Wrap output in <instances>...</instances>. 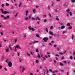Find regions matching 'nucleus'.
Masks as SVG:
<instances>
[{
	"label": "nucleus",
	"mask_w": 75,
	"mask_h": 75,
	"mask_svg": "<svg viewBox=\"0 0 75 75\" xmlns=\"http://www.w3.org/2000/svg\"><path fill=\"white\" fill-rule=\"evenodd\" d=\"M2 13H4V14H6L7 13H10V12H7L6 11H3V10L1 9H0Z\"/></svg>",
	"instance_id": "f257e3e1"
},
{
	"label": "nucleus",
	"mask_w": 75,
	"mask_h": 75,
	"mask_svg": "<svg viewBox=\"0 0 75 75\" xmlns=\"http://www.w3.org/2000/svg\"><path fill=\"white\" fill-rule=\"evenodd\" d=\"M48 39H49L47 37L44 38H43V40L45 42H47V40H48Z\"/></svg>",
	"instance_id": "f03ea898"
},
{
	"label": "nucleus",
	"mask_w": 75,
	"mask_h": 75,
	"mask_svg": "<svg viewBox=\"0 0 75 75\" xmlns=\"http://www.w3.org/2000/svg\"><path fill=\"white\" fill-rule=\"evenodd\" d=\"M8 66L9 67H11L12 66V63L10 62H9L8 63Z\"/></svg>",
	"instance_id": "7ed1b4c3"
},
{
	"label": "nucleus",
	"mask_w": 75,
	"mask_h": 75,
	"mask_svg": "<svg viewBox=\"0 0 75 75\" xmlns=\"http://www.w3.org/2000/svg\"><path fill=\"white\" fill-rule=\"evenodd\" d=\"M49 16L51 18H52V17H53V16L52 15H51V13H49Z\"/></svg>",
	"instance_id": "20e7f679"
},
{
	"label": "nucleus",
	"mask_w": 75,
	"mask_h": 75,
	"mask_svg": "<svg viewBox=\"0 0 75 75\" xmlns=\"http://www.w3.org/2000/svg\"><path fill=\"white\" fill-rule=\"evenodd\" d=\"M65 26L63 25L61 26V29H64V28H65Z\"/></svg>",
	"instance_id": "39448f33"
},
{
	"label": "nucleus",
	"mask_w": 75,
	"mask_h": 75,
	"mask_svg": "<svg viewBox=\"0 0 75 75\" xmlns=\"http://www.w3.org/2000/svg\"><path fill=\"white\" fill-rule=\"evenodd\" d=\"M72 26H70L69 27H68V29H69V30H70V29H72Z\"/></svg>",
	"instance_id": "423d86ee"
},
{
	"label": "nucleus",
	"mask_w": 75,
	"mask_h": 75,
	"mask_svg": "<svg viewBox=\"0 0 75 75\" xmlns=\"http://www.w3.org/2000/svg\"><path fill=\"white\" fill-rule=\"evenodd\" d=\"M49 33L50 35H53V34H52V33L51 32V31H50Z\"/></svg>",
	"instance_id": "0eeeda50"
},
{
	"label": "nucleus",
	"mask_w": 75,
	"mask_h": 75,
	"mask_svg": "<svg viewBox=\"0 0 75 75\" xmlns=\"http://www.w3.org/2000/svg\"><path fill=\"white\" fill-rule=\"evenodd\" d=\"M6 51L7 52H8V51H9V49H6Z\"/></svg>",
	"instance_id": "6e6552de"
},
{
	"label": "nucleus",
	"mask_w": 75,
	"mask_h": 75,
	"mask_svg": "<svg viewBox=\"0 0 75 75\" xmlns=\"http://www.w3.org/2000/svg\"><path fill=\"white\" fill-rule=\"evenodd\" d=\"M38 58H41V56H40V54H38Z\"/></svg>",
	"instance_id": "1a4fd4ad"
},
{
	"label": "nucleus",
	"mask_w": 75,
	"mask_h": 75,
	"mask_svg": "<svg viewBox=\"0 0 75 75\" xmlns=\"http://www.w3.org/2000/svg\"><path fill=\"white\" fill-rule=\"evenodd\" d=\"M69 14H70V16H72V13H71V12H69Z\"/></svg>",
	"instance_id": "9d476101"
},
{
	"label": "nucleus",
	"mask_w": 75,
	"mask_h": 75,
	"mask_svg": "<svg viewBox=\"0 0 75 75\" xmlns=\"http://www.w3.org/2000/svg\"><path fill=\"white\" fill-rule=\"evenodd\" d=\"M59 64L61 66H64V64H63L62 63H60Z\"/></svg>",
	"instance_id": "9b49d317"
},
{
	"label": "nucleus",
	"mask_w": 75,
	"mask_h": 75,
	"mask_svg": "<svg viewBox=\"0 0 75 75\" xmlns=\"http://www.w3.org/2000/svg\"><path fill=\"white\" fill-rule=\"evenodd\" d=\"M71 1L72 3H75V0H71Z\"/></svg>",
	"instance_id": "f8f14e48"
},
{
	"label": "nucleus",
	"mask_w": 75,
	"mask_h": 75,
	"mask_svg": "<svg viewBox=\"0 0 75 75\" xmlns=\"http://www.w3.org/2000/svg\"><path fill=\"white\" fill-rule=\"evenodd\" d=\"M67 33V32L66 31H63V33L62 34H65V33Z\"/></svg>",
	"instance_id": "ddd939ff"
},
{
	"label": "nucleus",
	"mask_w": 75,
	"mask_h": 75,
	"mask_svg": "<svg viewBox=\"0 0 75 75\" xmlns=\"http://www.w3.org/2000/svg\"><path fill=\"white\" fill-rule=\"evenodd\" d=\"M10 8L11 9H13L14 8V6H12V7Z\"/></svg>",
	"instance_id": "4468645a"
},
{
	"label": "nucleus",
	"mask_w": 75,
	"mask_h": 75,
	"mask_svg": "<svg viewBox=\"0 0 75 75\" xmlns=\"http://www.w3.org/2000/svg\"><path fill=\"white\" fill-rule=\"evenodd\" d=\"M70 25L71 24H70V23H68L67 24V25L68 26H70Z\"/></svg>",
	"instance_id": "2eb2a0df"
},
{
	"label": "nucleus",
	"mask_w": 75,
	"mask_h": 75,
	"mask_svg": "<svg viewBox=\"0 0 75 75\" xmlns=\"http://www.w3.org/2000/svg\"><path fill=\"white\" fill-rule=\"evenodd\" d=\"M74 36L72 35V40H74Z\"/></svg>",
	"instance_id": "dca6fc26"
},
{
	"label": "nucleus",
	"mask_w": 75,
	"mask_h": 75,
	"mask_svg": "<svg viewBox=\"0 0 75 75\" xmlns=\"http://www.w3.org/2000/svg\"><path fill=\"white\" fill-rule=\"evenodd\" d=\"M46 30L47 33H48V29L47 28H46Z\"/></svg>",
	"instance_id": "f3484780"
},
{
	"label": "nucleus",
	"mask_w": 75,
	"mask_h": 75,
	"mask_svg": "<svg viewBox=\"0 0 75 75\" xmlns=\"http://www.w3.org/2000/svg\"><path fill=\"white\" fill-rule=\"evenodd\" d=\"M70 10L69 9H68L66 11L67 12H69L70 11Z\"/></svg>",
	"instance_id": "a211bd4d"
},
{
	"label": "nucleus",
	"mask_w": 75,
	"mask_h": 75,
	"mask_svg": "<svg viewBox=\"0 0 75 75\" xmlns=\"http://www.w3.org/2000/svg\"><path fill=\"white\" fill-rule=\"evenodd\" d=\"M19 47V46L18 45H17L16 46V47H15L16 48H18V47Z\"/></svg>",
	"instance_id": "6ab92c4d"
},
{
	"label": "nucleus",
	"mask_w": 75,
	"mask_h": 75,
	"mask_svg": "<svg viewBox=\"0 0 75 75\" xmlns=\"http://www.w3.org/2000/svg\"><path fill=\"white\" fill-rule=\"evenodd\" d=\"M28 19V17H26L25 18V20H27Z\"/></svg>",
	"instance_id": "aec40b11"
},
{
	"label": "nucleus",
	"mask_w": 75,
	"mask_h": 75,
	"mask_svg": "<svg viewBox=\"0 0 75 75\" xmlns=\"http://www.w3.org/2000/svg\"><path fill=\"white\" fill-rule=\"evenodd\" d=\"M37 18L38 19V20H41V19L39 18V17H37Z\"/></svg>",
	"instance_id": "412c9836"
},
{
	"label": "nucleus",
	"mask_w": 75,
	"mask_h": 75,
	"mask_svg": "<svg viewBox=\"0 0 75 75\" xmlns=\"http://www.w3.org/2000/svg\"><path fill=\"white\" fill-rule=\"evenodd\" d=\"M28 27L29 29V30H31L32 28H31V26H29Z\"/></svg>",
	"instance_id": "4be33fe9"
},
{
	"label": "nucleus",
	"mask_w": 75,
	"mask_h": 75,
	"mask_svg": "<svg viewBox=\"0 0 75 75\" xmlns=\"http://www.w3.org/2000/svg\"><path fill=\"white\" fill-rule=\"evenodd\" d=\"M6 6H9V4L7 3H6Z\"/></svg>",
	"instance_id": "5701e85b"
},
{
	"label": "nucleus",
	"mask_w": 75,
	"mask_h": 75,
	"mask_svg": "<svg viewBox=\"0 0 75 75\" xmlns=\"http://www.w3.org/2000/svg\"><path fill=\"white\" fill-rule=\"evenodd\" d=\"M57 51H59V50H60V49L59 48V47H57Z\"/></svg>",
	"instance_id": "b1692460"
},
{
	"label": "nucleus",
	"mask_w": 75,
	"mask_h": 75,
	"mask_svg": "<svg viewBox=\"0 0 75 75\" xmlns=\"http://www.w3.org/2000/svg\"><path fill=\"white\" fill-rule=\"evenodd\" d=\"M44 21L45 23H46V22L47 21V19H45L44 20Z\"/></svg>",
	"instance_id": "393cba45"
},
{
	"label": "nucleus",
	"mask_w": 75,
	"mask_h": 75,
	"mask_svg": "<svg viewBox=\"0 0 75 75\" xmlns=\"http://www.w3.org/2000/svg\"><path fill=\"white\" fill-rule=\"evenodd\" d=\"M39 52L38 49H36V52Z\"/></svg>",
	"instance_id": "a878e982"
},
{
	"label": "nucleus",
	"mask_w": 75,
	"mask_h": 75,
	"mask_svg": "<svg viewBox=\"0 0 75 75\" xmlns=\"http://www.w3.org/2000/svg\"><path fill=\"white\" fill-rule=\"evenodd\" d=\"M56 20L57 21H59V18H56Z\"/></svg>",
	"instance_id": "bb28decb"
},
{
	"label": "nucleus",
	"mask_w": 75,
	"mask_h": 75,
	"mask_svg": "<svg viewBox=\"0 0 75 75\" xmlns=\"http://www.w3.org/2000/svg\"><path fill=\"white\" fill-rule=\"evenodd\" d=\"M36 42H38V41H35L34 42H33V43L34 44V43H35Z\"/></svg>",
	"instance_id": "cd10ccee"
},
{
	"label": "nucleus",
	"mask_w": 75,
	"mask_h": 75,
	"mask_svg": "<svg viewBox=\"0 0 75 75\" xmlns=\"http://www.w3.org/2000/svg\"><path fill=\"white\" fill-rule=\"evenodd\" d=\"M21 4H22L21 3H20L19 5V7H21Z\"/></svg>",
	"instance_id": "c85d7f7f"
},
{
	"label": "nucleus",
	"mask_w": 75,
	"mask_h": 75,
	"mask_svg": "<svg viewBox=\"0 0 75 75\" xmlns=\"http://www.w3.org/2000/svg\"><path fill=\"white\" fill-rule=\"evenodd\" d=\"M64 58H65V57H62L61 58V59H64Z\"/></svg>",
	"instance_id": "c756f323"
},
{
	"label": "nucleus",
	"mask_w": 75,
	"mask_h": 75,
	"mask_svg": "<svg viewBox=\"0 0 75 75\" xmlns=\"http://www.w3.org/2000/svg\"><path fill=\"white\" fill-rule=\"evenodd\" d=\"M25 69H24V68H23V69H22V72H23V71H24Z\"/></svg>",
	"instance_id": "7c9ffc66"
},
{
	"label": "nucleus",
	"mask_w": 75,
	"mask_h": 75,
	"mask_svg": "<svg viewBox=\"0 0 75 75\" xmlns=\"http://www.w3.org/2000/svg\"><path fill=\"white\" fill-rule=\"evenodd\" d=\"M31 30H32V31H35V29H34V28H32L31 29Z\"/></svg>",
	"instance_id": "2f4dec72"
},
{
	"label": "nucleus",
	"mask_w": 75,
	"mask_h": 75,
	"mask_svg": "<svg viewBox=\"0 0 75 75\" xmlns=\"http://www.w3.org/2000/svg\"><path fill=\"white\" fill-rule=\"evenodd\" d=\"M56 57H59V55L58 54H56L55 55Z\"/></svg>",
	"instance_id": "473e14b6"
},
{
	"label": "nucleus",
	"mask_w": 75,
	"mask_h": 75,
	"mask_svg": "<svg viewBox=\"0 0 75 75\" xmlns=\"http://www.w3.org/2000/svg\"><path fill=\"white\" fill-rule=\"evenodd\" d=\"M53 35L54 37H56V36H57V35L55 34H53Z\"/></svg>",
	"instance_id": "72a5a7b5"
},
{
	"label": "nucleus",
	"mask_w": 75,
	"mask_h": 75,
	"mask_svg": "<svg viewBox=\"0 0 75 75\" xmlns=\"http://www.w3.org/2000/svg\"><path fill=\"white\" fill-rule=\"evenodd\" d=\"M50 29H53V26H52L50 27Z\"/></svg>",
	"instance_id": "f704fd0d"
},
{
	"label": "nucleus",
	"mask_w": 75,
	"mask_h": 75,
	"mask_svg": "<svg viewBox=\"0 0 75 75\" xmlns=\"http://www.w3.org/2000/svg\"><path fill=\"white\" fill-rule=\"evenodd\" d=\"M49 71L50 72H52V69H50Z\"/></svg>",
	"instance_id": "c9c22d12"
},
{
	"label": "nucleus",
	"mask_w": 75,
	"mask_h": 75,
	"mask_svg": "<svg viewBox=\"0 0 75 75\" xmlns=\"http://www.w3.org/2000/svg\"><path fill=\"white\" fill-rule=\"evenodd\" d=\"M28 11L27 10L26 12V14H28Z\"/></svg>",
	"instance_id": "e433bc0d"
},
{
	"label": "nucleus",
	"mask_w": 75,
	"mask_h": 75,
	"mask_svg": "<svg viewBox=\"0 0 75 75\" xmlns=\"http://www.w3.org/2000/svg\"><path fill=\"white\" fill-rule=\"evenodd\" d=\"M36 37H38V38L40 37V36L38 35H36Z\"/></svg>",
	"instance_id": "4c0bfd02"
},
{
	"label": "nucleus",
	"mask_w": 75,
	"mask_h": 75,
	"mask_svg": "<svg viewBox=\"0 0 75 75\" xmlns=\"http://www.w3.org/2000/svg\"><path fill=\"white\" fill-rule=\"evenodd\" d=\"M3 40L4 42H6V41H7V40H4V39H3Z\"/></svg>",
	"instance_id": "58836bf2"
},
{
	"label": "nucleus",
	"mask_w": 75,
	"mask_h": 75,
	"mask_svg": "<svg viewBox=\"0 0 75 75\" xmlns=\"http://www.w3.org/2000/svg\"><path fill=\"white\" fill-rule=\"evenodd\" d=\"M15 51H17V48L16 47L15 48Z\"/></svg>",
	"instance_id": "ea45409f"
},
{
	"label": "nucleus",
	"mask_w": 75,
	"mask_h": 75,
	"mask_svg": "<svg viewBox=\"0 0 75 75\" xmlns=\"http://www.w3.org/2000/svg\"><path fill=\"white\" fill-rule=\"evenodd\" d=\"M54 3H52V6L54 5Z\"/></svg>",
	"instance_id": "a19ab883"
},
{
	"label": "nucleus",
	"mask_w": 75,
	"mask_h": 75,
	"mask_svg": "<svg viewBox=\"0 0 75 75\" xmlns=\"http://www.w3.org/2000/svg\"><path fill=\"white\" fill-rule=\"evenodd\" d=\"M33 12H35V9H34L33 10Z\"/></svg>",
	"instance_id": "79ce46f5"
},
{
	"label": "nucleus",
	"mask_w": 75,
	"mask_h": 75,
	"mask_svg": "<svg viewBox=\"0 0 75 75\" xmlns=\"http://www.w3.org/2000/svg\"><path fill=\"white\" fill-rule=\"evenodd\" d=\"M32 20H35V18H34L32 17Z\"/></svg>",
	"instance_id": "37998d69"
},
{
	"label": "nucleus",
	"mask_w": 75,
	"mask_h": 75,
	"mask_svg": "<svg viewBox=\"0 0 75 75\" xmlns=\"http://www.w3.org/2000/svg\"><path fill=\"white\" fill-rule=\"evenodd\" d=\"M9 48H10L11 50H13V49H12V48H11V47H10V46H9Z\"/></svg>",
	"instance_id": "c03bdc74"
},
{
	"label": "nucleus",
	"mask_w": 75,
	"mask_h": 75,
	"mask_svg": "<svg viewBox=\"0 0 75 75\" xmlns=\"http://www.w3.org/2000/svg\"><path fill=\"white\" fill-rule=\"evenodd\" d=\"M2 7H4V4H2Z\"/></svg>",
	"instance_id": "a18cd8bd"
},
{
	"label": "nucleus",
	"mask_w": 75,
	"mask_h": 75,
	"mask_svg": "<svg viewBox=\"0 0 75 75\" xmlns=\"http://www.w3.org/2000/svg\"><path fill=\"white\" fill-rule=\"evenodd\" d=\"M49 72V71H48V70H47V73L46 74H48Z\"/></svg>",
	"instance_id": "49530a36"
},
{
	"label": "nucleus",
	"mask_w": 75,
	"mask_h": 75,
	"mask_svg": "<svg viewBox=\"0 0 75 75\" xmlns=\"http://www.w3.org/2000/svg\"><path fill=\"white\" fill-rule=\"evenodd\" d=\"M7 18H10V16H7Z\"/></svg>",
	"instance_id": "de8ad7c7"
},
{
	"label": "nucleus",
	"mask_w": 75,
	"mask_h": 75,
	"mask_svg": "<svg viewBox=\"0 0 75 75\" xmlns=\"http://www.w3.org/2000/svg\"><path fill=\"white\" fill-rule=\"evenodd\" d=\"M56 59L57 61H58V58H57V57H56Z\"/></svg>",
	"instance_id": "09e8293b"
},
{
	"label": "nucleus",
	"mask_w": 75,
	"mask_h": 75,
	"mask_svg": "<svg viewBox=\"0 0 75 75\" xmlns=\"http://www.w3.org/2000/svg\"><path fill=\"white\" fill-rule=\"evenodd\" d=\"M1 35H3V34H4L2 32H1Z\"/></svg>",
	"instance_id": "8fccbe9b"
},
{
	"label": "nucleus",
	"mask_w": 75,
	"mask_h": 75,
	"mask_svg": "<svg viewBox=\"0 0 75 75\" xmlns=\"http://www.w3.org/2000/svg\"><path fill=\"white\" fill-rule=\"evenodd\" d=\"M1 17H2V18H4V15H1Z\"/></svg>",
	"instance_id": "3c124183"
},
{
	"label": "nucleus",
	"mask_w": 75,
	"mask_h": 75,
	"mask_svg": "<svg viewBox=\"0 0 75 75\" xmlns=\"http://www.w3.org/2000/svg\"><path fill=\"white\" fill-rule=\"evenodd\" d=\"M70 58L71 59H72V56H71Z\"/></svg>",
	"instance_id": "603ef678"
},
{
	"label": "nucleus",
	"mask_w": 75,
	"mask_h": 75,
	"mask_svg": "<svg viewBox=\"0 0 75 75\" xmlns=\"http://www.w3.org/2000/svg\"><path fill=\"white\" fill-rule=\"evenodd\" d=\"M18 14V13H17L16 15H15V17H17Z\"/></svg>",
	"instance_id": "864d4df0"
},
{
	"label": "nucleus",
	"mask_w": 75,
	"mask_h": 75,
	"mask_svg": "<svg viewBox=\"0 0 75 75\" xmlns=\"http://www.w3.org/2000/svg\"><path fill=\"white\" fill-rule=\"evenodd\" d=\"M52 73L54 74V73H55V71H52Z\"/></svg>",
	"instance_id": "5fc2aeb1"
},
{
	"label": "nucleus",
	"mask_w": 75,
	"mask_h": 75,
	"mask_svg": "<svg viewBox=\"0 0 75 75\" xmlns=\"http://www.w3.org/2000/svg\"><path fill=\"white\" fill-rule=\"evenodd\" d=\"M39 61L38 60H36V63H38Z\"/></svg>",
	"instance_id": "6e6d98bb"
},
{
	"label": "nucleus",
	"mask_w": 75,
	"mask_h": 75,
	"mask_svg": "<svg viewBox=\"0 0 75 75\" xmlns=\"http://www.w3.org/2000/svg\"><path fill=\"white\" fill-rule=\"evenodd\" d=\"M63 62H64V63H65V64H66V63H67V62H66V61H64Z\"/></svg>",
	"instance_id": "4d7b16f0"
},
{
	"label": "nucleus",
	"mask_w": 75,
	"mask_h": 75,
	"mask_svg": "<svg viewBox=\"0 0 75 75\" xmlns=\"http://www.w3.org/2000/svg\"><path fill=\"white\" fill-rule=\"evenodd\" d=\"M1 68H2V66L1 65H0V69H1Z\"/></svg>",
	"instance_id": "13d9d810"
},
{
	"label": "nucleus",
	"mask_w": 75,
	"mask_h": 75,
	"mask_svg": "<svg viewBox=\"0 0 75 75\" xmlns=\"http://www.w3.org/2000/svg\"><path fill=\"white\" fill-rule=\"evenodd\" d=\"M4 19H7V17H4Z\"/></svg>",
	"instance_id": "bf43d9fd"
},
{
	"label": "nucleus",
	"mask_w": 75,
	"mask_h": 75,
	"mask_svg": "<svg viewBox=\"0 0 75 75\" xmlns=\"http://www.w3.org/2000/svg\"><path fill=\"white\" fill-rule=\"evenodd\" d=\"M59 54H62V55H63V54L62 53H61V52H60L59 53Z\"/></svg>",
	"instance_id": "052dcab7"
},
{
	"label": "nucleus",
	"mask_w": 75,
	"mask_h": 75,
	"mask_svg": "<svg viewBox=\"0 0 75 75\" xmlns=\"http://www.w3.org/2000/svg\"><path fill=\"white\" fill-rule=\"evenodd\" d=\"M17 39H15V43H16V42H17Z\"/></svg>",
	"instance_id": "680f3d73"
},
{
	"label": "nucleus",
	"mask_w": 75,
	"mask_h": 75,
	"mask_svg": "<svg viewBox=\"0 0 75 75\" xmlns=\"http://www.w3.org/2000/svg\"><path fill=\"white\" fill-rule=\"evenodd\" d=\"M54 62L55 63H56V62H57V61H56L55 60H54Z\"/></svg>",
	"instance_id": "e2e57ef3"
},
{
	"label": "nucleus",
	"mask_w": 75,
	"mask_h": 75,
	"mask_svg": "<svg viewBox=\"0 0 75 75\" xmlns=\"http://www.w3.org/2000/svg\"><path fill=\"white\" fill-rule=\"evenodd\" d=\"M54 47H57V45H54Z\"/></svg>",
	"instance_id": "0e129e2a"
},
{
	"label": "nucleus",
	"mask_w": 75,
	"mask_h": 75,
	"mask_svg": "<svg viewBox=\"0 0 75 75\" xmlns=\"http://www.w3.org/2000/svg\"><path fill=\"white\" fill-rule=\"evenodd\" d=\"M4 56H2V59H4Z\"/></svg>",
	"instance_id": "69168bd1"
},
{
	"label": "nucleus",
	"mask_w": 75,
	"mask_h": 75,
	"mask_svg": "<svg viewBox=\"0 0 75 75\" xmlns=\"http://www.w3.org/2000/svg\"><path fill=\"white\" fill-rule=\"evenodd\" d=\"M58 70H55V72H58Z\"/></svg>",
	"instance_id": "338daca9"
},
{
	"label": "nucleus",
	"mask_w": 75,
	"mask_h": 75,
	"mask_svg": "<svg viewBox=\"0 0 75 75\" xmlns=\"http://www.w3.org/2000/svg\"><path fill=\"white\" fill-rule=\"evenodd\" d=\"M30 75H33V73H30Z\"/></svg>",
	"instance_id": "774afa93"
}]
</instances>
